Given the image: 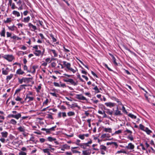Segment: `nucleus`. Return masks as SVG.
I'll list each match as a JSON object with an SVG mask.
<instances>
[{
  "instance_id": "f257e3e1",
  "label": "nucleus",
  "mask_w": 155,
  "mask_h": 155,
  "mask_svg": "<svg viewBox=\"0 0 155 155\" xmlns=\"http://www.w3.org/2000/svg\"><path fill=\"white\" fill-rule=\"evenodd\" d=\"M33 95V92L31 91H28L26 94L25 100L27 101L28 102L33 101L34 99Z\"/></svg>"
},
{
  "instance_id": "f03ea898",
  "label": "nucleus",
  "mask_w": 155,
  "mask_h": 155,
  "mask_svg": "<svg viewBox=\"0 0 155 155\" xmlns=\"http://www.w3.org/2000/svg\"><path fill=\"white\" fill-rule=\"evenodd\" d=\"M32 78L23 77L21 79L18 78V82L20 84H22L23 83H28L30 81V80L32 79Z\"/></svg>"
},
{
  "instance_id": "7ed1b4c3",
  "label": "nucleus",
  "mask_w": 155,
  "mask_h": 155,
  "mask_svg": "<svg viewBox=\"0 0 155 155\" xmlns=\"http://www.w3.org/2000/svg\"><path fill=\"white\" fill-rule=\"evenodd\" d=\"M36 68L35 66H33L31 67V69H33V71H32L31 70H29L28 69V68L27 66L25 65L23 66V69L24 71H27L28 72L31 73L33 74H34L36 71Z\"/></svg>"
},
{
  "instance_id": "20e7f679",
  "label": "nucleus",
  "mask_w": 155,
  "mask_h": 155,
  "mask_svg": "<svg viewBox=\"0 0 155 155\" xmlns=\"http://www.w3.org/2000/svg\"><path fill=\"white\" fill-rule=\"evenodd\" d=\"M64 81L66 82L70 83L71 85L74 86H76L78 84V82L77 81H75L71 78H66L64 79Z\"/></svg>"
},
{
  "instance_id": "39448f33",
  "label": "nucleus",
  "mask_w": 155,
  "mask_h": 155,
  "mask_svg": "<svg viewBox=\"0 0 155 155\" xmlns=\"http://www.w3.org/2000/svg\"><path fill=\"white\" fill-rule=\"evenodd\" d=\"M2 57L9 62H11L14 59L12 55L6 54L2 56Z\"/></svg>"
},
{
  "instance_id": "423d86ee",
  "label": "nucleus",
  "mask_w": 155,
  "mask_h": 155,
  "mask_svg": "<svg viewBox=\"0 0 155 155\" xmlns=\"http://www.w3.org/2000/svg\"><path fill=\"white\" fill-rule=\"evenodd\" d=\"M17 4L19 6L18 8V9L19 10H21L23 9V5H25V4L23 2L22 3V2L21 0H19L18 2H16Z\"/></svg>"
},
{
  "instance_id": "0eeeda50",
  "label": "nucleus",
  "mask_w": 155,
  "mask_h": 155,
  "mask_svg": "<svg viewBox=\"0 0 155 155\" xmlns=\"http://www.w3.org/2000/svg\"><path fill=\"white\" fill-rule=\"evenodd\" d=\"M43 51H41L40 50H39L38 51H34V54L35 55L37 56H39L40 55H41L42 56H43L45 52V49L44 48H43L42 49Z\"/></svg>"
},
{
  "instance_id": "6e6552de",
  "label": "nucleus",
  "mask_w": 155,
  "mask_h": 155,
  "mask_svg": "<svg viewBox=\"0 0 155 155\" xmlns=\"http://www.w3.org/2000/svg\"><path fill=\"white\" fill-rule=\"evenodd\" d=\"M62 63H63V64H60L61 66V68H63L64 67H63V65H64V67L66 68V70L71 66V64L70 63L68 62L64 61H63Z\"/></svg>"
},
{
  "instance_id": "1a4fd4ad",
  "label": "nucleus",
  "mask_w": 155,
  "mask_h": 155,
  "mask_svg": "<svg viewBox=\"0 0 155 155\" xmlns=\"http://www.w3.org/2000/svg\"><path fill=\"white\" fill-rule=\"evenodd\" d=\"M100 152L102 154H104L105 152L107 150V148L106 147L103 145H101L100 146Z\"/></svg>"
},
{
  "instance_id": "9d476101",
  "label": "nucleus",
  "mask_w": 155,
  "mask_h": 155,
  "mask_svg": "<svg viewBox=\"0 0 155 155\" xmlns=\"http://www.w3.org/2000/svg\"><path fill=\"white\" fill-rule=\"evenodd\" d=\"M8 117L14 118L17 120H18L21 117V114L20 113H18L15 115L11 114L8 115Z\"/></svg>"
},
{
  "instance_id": "9b49d317",
  "label": "nucleus",
  "mask_w": 155,
  "mask_h": 155,
  "mask_svg": "<svg viewBox=\"0 0 155 155\" xmlns=\"http://www.w3.org/2000/svg\"><path fill=\"white\" fill-rule=\"evenodd\" d=\"M134 145L131 143H129L127 146L126 147V148L127 149L131 150V151H134Z\"/></svg>"
},
{
  "instance_id": "f8f14e48",
  "label": "nucleus",
  "mask_w": 155,
  "mask_h": 155,
  "mask_svg": "<svg viewBox=\"0 0 155 155\" xmlns=\"http://www.w3.org/2000/svg\"><path fill=\"white\" fill-rule=\"evenodd\" d=\"M27 85L26 84H22L17 89L15 92L14 94V95L15 94L19 92H20L21 90H22L23 88H25V87H26Z\"/></svg>"
},
{
  "instance_id": "ddd939ff",
  "label": "nucleus",
  "mask_w": 155,
  "mask_h": 155,
  "mask_svg": "<svg viewBox=\"0 0 155 155\" xmlns=\"http://www.w3.org/2000/svg\"><path fill=\"white\" fill-rule=\"evenodd\" d=\"M48 52L51 54H53V57H56L58 56V53L55 50L49 49Z\"/></svg>"
},
{
  "instance_id": "4468645a",
  "label": "nucleus",
  "mask_w": 155,
  "mask_h": 155,
  "mask_svg": "<svg viewBox=\"0 0 155 155\" xmlns=\"http://www.w3.org/2000/svg\"><path fill=\"white\" fill-rule=\"evenodd\" d=\"M75 97L77 99L81 100L84 101L87 100L86 98L83 96L81 94H76Z\"/></svg>"
},
{
  "instance_id": "2eb2a0df",
  "label": "nucleus",
  "mask_w": 155,
  "mask_h": 155,
  "mask_svg": "<svg viewBox=\"0 0 155 155\" xmlns=\"http://www.w3.org/2000/svg\"><path fill=\"white\" fill-rule=\"evenodd\" d=\"M28 26L31 31H34L37 29V27L33 25L31 23H29L28 24Z\"/></svg>"
},
{
  "instance_id": "dca6fc26",
  "label": "nucleus",
  "mask_w": 155,
  "mask_h": 155,
  "mask_svg": "<svg viewBox=\"0 0 155 155\" xmlns=\"http://www.w3.org/2000/svg\"><path fill=\"white\" fill-rule=\"evenodd\" d=\"M89 135L88 134H80L78 136V137L81 140H83L85 139V137H88Z\"/></svg>"
},
{
  "instance_id": "f3484780",
  "label": "nucleus",
  "mask_w": 155,
  "mask_h": 155,
  "mask_svg": "<svg viewBox=\"0 0 155 155\" xmlns=\"http://www.w3.org/2000/svg\"><path fill=\"white\" fill-rule=\"evenodd\" d=\"M9 71V69L8 67H7L5 69H4V68L2 69V74L3 75H7Z\"/></svg>"
},
{
  "instance_id": "a211bd4d",
  "label": "nucleus",
  "mask_w": 155,
  "mask_h": 155,
  "mask_svg": "<svg viewBox=\"0 0 155 155\" xmlns=\"http://www.w3.org/2000/svg\"><path fill=\"white\" fill-rule=\"evenodd\" d=\"M105 105L107 107L111 108L114 107L115 105V104L111 102H106L105 103Z\"/></svg>"
},
{
  "instance_id": "6ab92c4d",
  "label": "nucleus",
  "mask_w": 155,
  "mask_h": 155,
  "mask_svg": "<svg viewBox=\"0 0 155 155\" xmlns=\"http://www.w3.org/2000/svg\"><path fill=\"white\" fill-rule=\"evenodd\" d=\"M78 70L77 69H74L73 68H72L71 66L68 69L66 70V71H68L70 72H71L73 74H74L76 73L77 71Z\"/></svg>"
},
{
  "instance_id": "aec40b11",
  "label": "nucleus",
  "mask_w": 155,
  "mask_h": 155,
  "mask_svg": "<svg viewBox=\"0 0 155 155\" xmlns=\"http://www.w3.org/2000/svg\"><path fill=\"white\" fill-rule=\"evenodd\" d=\"M117 109L115 111L114 114L115 115H121L122 114L121 112L119 110L118 106H117Z\"/></svg>"
},
{
  "instance_id": "412c9836",
  "label": "nucleus",
  "mask_w": 155,
  "mask_h": 155,
  "mask_svg": "<svg viewBox=\"0 0 155 155\" xmlns=\"http://www.w3.org/2000/svg\"><path fill=\"white\" fill-rule=\"evenodd\" d=\"M17 74L22 75L24 74H25V72L22 71L21 68H20L18 69L16 72Z\"/></svg>"
},
{
  "instance_id": "4be33fe9",
  "label": "nucleus",
  "mask_w": 155,
  "mask_h": 155,
  "mask_svg": "<svg viewBox=\"0 0 155 155\" xmlns=\"http://www.w3.org/2000/svg\"><path fill=\"white\" fill-rule=\"evenodd\" d=\"M30 17L28 16L22 19L21 21L22 22L24 23H28L30 21Z\"/></svg>"
},
{
  "instance_id": "5701e85b",
  "label": "nucleus",
  "mask_w": 155,
  "mask_h": 155,
  "mask_svg": "<svg viewBox=\"0 0 155 155\" xmlns=\"http://www.w3.org/2000/svg\"><path fill=\"white\" fill-rule=\"evenodd\" d=\"M2 137L6 138L7 137L8 133L6 131H4L1 133Z\"/></svg>"
},
{
  "instance_id": "b1692460",
  "label": "nucleus",
  "mask_w": 155,
  "mask_h": 155,
  "mask_svg": "<svg viewBox=\"0 0 155 155\" xmlns=\"http://www.w3.org/2000/svg\"><path fill=\"white\" fill-rule=\"evenodd\" d=\"M17 130L21 132H24L25 131V127L23 126H20L17 128Z\"/></svg>"
},
{
  "instance_id": "393cba45",
  "label": "nucleus",
  "mask_w": 155,
  "mask_h": 155,
  "mask_svg": "<svg viewBox=\"0 0 155 155\" xmlns=\"http://www.w3.org/2000/svg\"><path fill=\"white\" fill-rule=\"evenodd\" d=\"M12 14L17 17H19L20 16V13L18 12L15 10H14L12 12Z\"/></svg>"
},
{
  "instance_id": "a878e982",
  "label": "nucleus",
  "mask_w": 155,
  "mask_h": 155,
  "mask_svg": "<svg viewBox=\"0 0 155 155\" xmlns=\"http://www.w3.org/2000/svg\"><path fill=\"white\" fill-rule=\"evenodd\" d=\"M11 38L13 40L15 41L21 39V38L18 37L17 36L14 34L11 37Z\"/></svg>"
},
{
  "instance_id": "bb28decb",
  "label": "nucleus",
  "mask_w": 155,
  "mask_h": 155,
  "mask_svg": "<svg viewBox=\"0 0 155 155\" xmlns=\"http://www.w3.org/2000/svg\"><path fill=\"white\" fill-rule=\"evenodd\" d=\"M91 151L86 150L82 151V154L83 155H89L91 154Z\"/></svg>"
},
{
  "instance_id": "cd10ccee",
  "label": "nucleus",
  "mask_w": 155,
  "mask_h": 155,
  "mask_svg": "<svg viewBox=\"0 0 155 155\" xmlns=\"http://www.w3.org/2000/svg\"><path fill=\"white\" fill-rule=\"evenodd\" d=\"M112 130L110 128H104L103 129V131L105 132L111 133Z\"/></svg>"
},
{
  "instance_id": "c85d7f7f",
  "label": "nucleus",
  "mask_w": 155,
  "mask_h": 155,
  "mask_svg": "<svg viewBox=\"0 0 155 155\" xmlns=\"http://www.w3.org/2000/svg\"><path fill=\"white\" fill-rule=\"evenodd\" d=\"M40 45H35L32 47V50H34V51L39 50L38 47H40Z\"/></svg>"
},
{
  "instance_id": "c756f323",
  "label": "nucleus",
  "mask_w": 155,
  "mask_h": 155,
  "mask_svg": "<svg viewBox=\"0 0 155 155\" xmlns=\"http://www.w3.org/2000/svg\"><path fill=\"white\" fill-rule=\"evenodd\" d=\"M109 54L112 57V59L113 60V63L116 65H117V64L116 62V59L114 57V55H112V54L109 53Z\"/></svg>"
},
{
  "instance_id": "7c9ffc66",
  "label": "nucleus",
  "mask_w": 155,
  "mask_h": 155,
  "mask_svg": "<svg viewBox=\"0 0 155 155\" xmlns=\"http://www.w3.org/2000/svg\"><path fill=\"white\" fill-rule=\"evenodd\" d=\"M5 30L4 28L2 30L1 32H0V35L1 36L5 37Z\"/></svg>"
},
{
  "instance_id": "2f4dec72",
  "label": "nucleus",
  "mask_w": 155,
  "mask_h": 155,
  "mask_svg": "<svg viewBox=\"0 0 155 155\" xmlns=\"http://www.w3.org/2000/svg\"><path fill=\"white\" fill-rule=\"evenodd\" d=\"M41 84H39V85L37 87H35V89L36 91V92L38 93L40 92V90L41 89Z\"/></svg>"
},
{
  "instance_id": "473e14b6",
  "label": "nucleus",
  "mask_w": 155,
  "mask_h": 155,
  "mask_svg": "<svg viewBox=\"0 0 155 155\" xmlns=\"http://www.w3.org/2000/svg\"><path fill=\"white\" fill-rule=\"evenodd\" d=\"M144 131H145L148 135L150 134L152 132V131L149 130L147 127H146V128H145V130Z\"/></svg>"
},
{
  "instance_id": "72a5a7b5",
  "label": "nucleus",
  "mask_w": 155,
  "mask_h": 155,
  "mask_svg": "<svg viewBox=\"0 0 155 155\" xmlns=\"http://www.w3.org/2000/svg\"><path fill=\"white\" fill-rule=\"evenodd\" d=\"M122 106V107L121 109V110H122V112L126 114H128V112L127 111V110H126L124 106V105H123Z\"/></svg>"
},
{
  "instance_id": "f704fd0d",
  "label": "nucleus",
  "mask_w": 155,
  "mask_h": 155,
  "mask_svg": "<svg viewBox=\"0 0 155 155\" xmlns=\"http://www.w3.org/2000/svg\"><path fill=\"white\" fill-rule=\"evenodd\" d=\"M67 114L69 117H71L74 116L75 113L73 111H70L67 113Z\"/></svg>"
},
{
  "instance_id": "c9c22d12",
  "label": "nucleus",
  "mask_w": 155,
  "mask_h": 155,
  "mask_svg": "<svg viewBox=\"0 0 155 155\" xmlns=\"http://www.w3.org/2000/svg\"><path fill=\"white\" fill-rule=\"evenodd\" d=\"M13 76V74H11L10 75H8L6 77V80L7 81H8L12 78Z\"/></svg>"
},
{
  "instance_id": "e433bc0d",
  "label": "nucleus",
  "mask_w": 155,
  "mask_h": 155,
  "mask_svg": "<svg viewBox=\"0 0 155 155\" xmlns=\"http://www.w3.org/2000/svg\"><path fill=\"white\" fill-rule=\"evenodd\" d=\"M77 147H72V151L74 153H80L81 152L79 151H78L76 150H73L75 149H76L77 148Z\"/></svg>"
},
{
  "instance_id": "4c0bfd02",
  "label": "nucleus",
  "mask_w": 155,
  "mask_h": 155,
  "mask_svg": "<svg viewBox=\"0 0 155 155\" xmlns=\"http://www.w3.org/2000/svg\"><path fill=\"white\" fill-rule=\"evenodd\" d=\"M10 123L13 125H15L17 124V122L15 120L12 119L10 120Z\"/></svg>"
},
{
  "instance_id": "58836bf2",
  "label": "nucleus",
  "mask_w": 155,
  "mask_h": 155,
  "mask_svg": "<svg viewBox=\"0 0 155 155\" xmlns=\"http://www.w3.org/2000/svg\"><path fill=\"white\" fill-rule=\"evenodd\" d=\"M127 139L130 140L131 141H133L134 139L133 137L132 134H130L129 135H128L127 137Z\"/></svg>"
},
{
  "instance_id": "ea45409f",
  "label": "nucleus",
  "mask_w": 155,
  "mask_h": 155,
  "mask_svg": "<svg viewBox=\"0 0 155 155\" xmlns=\"http://www.w3.org/2000/svg\"><path fill=\"white\" fill-rule=\"evenodd\" d=\"M128 116L131 117V118L134 119H136L137 118L136 116L134 115L131 114L130 113L128 114Z\"/></svg>"
},
{
  "instance_id": "a19ab883",
  "label": "nucleus",
  "mask_w": 155,
  "mask_h": 155,
  "mask_svg": "<svg viewBox=\"0 0 155 155\" xmlns=\"http://www.w3.org/2000/svg\"><path fill=\"white\" fill-rule=\"evenodd\" d=\"M47 139L50 142H52L56 140V139L55 138H53L51 137H48Z\"/></svg>"
},
{
  "instance_id": "79ce46f5",
  "label": "nucleus",
  "mask_w": 155,
  "mask_h": 155,
  "mask_svg": "<svg viewBox=\"0 0 155 155\" xmlns=\"http://www.w3.org/2000/svg\"><path fill=\"white\" fill-rule=\"evenodd\" d=\"M50 36L53 42H55L56 41L57 39L55 38H54L53 35L52 34H51L50 35Z\"/></svg>"
},
{
  "instance_id": "37998d69",
  "label": "nucleus",
  "mask_w": 155,
  "mask_h": 155,
  "mask_svg": "<svg viewBox=\"0 0 155 155\" xmlns=\"http://www.w3.org/2000/svg\"><path fill=\"white\" fill-rule=\"evenodd\" d=\"M122 132V130H118L116 131L114 133L112 134V135L115 134H121Z\"/></svg>"
},
{
  "instance_id": "c03bdc74",
  "label": "nucleus",
  "mask_w": 155,
  "mask_h": 155,
  "mask_svg": "<svg viewBox=\"0 0 155 155\" xmlns=\"http://www.w3.org/2000/svg\"><path fill=\"white\" fill-rule=\"evenodd\" d=\"M95 99V97H94L91 99V100L92 101L93 103L95 104H97L98 103L99 101Z\"/></svg>"
},
{
  "instance_id": "a18cd8bd",
  "label": "nucleus",
  "mask_w": 155,
  "mask_h": 155,
  "mask_svg": "<svg viewBox=\"0 0 155 155\" xmlns=\"http://www.w3.org/2000/svg\"><path fill=\"white\" fill-rule=\"evenodd\" d=\"M28 12L27 10L24 11L23 13L21 12V18H22L23 17V14L24 16H26L28 15Z\"/></svg>"
},
{
  "instance_id": "49530a36",
  "label": "nucleus",
  "mask_w": 155,
  "mask_h": 155,
  "mask_svg": "<svg viewBox=\"0 0 155 155\" xmlns=\"http://www.w3.org/2000/svg\"><path fill=\"white\" fill-rule=\"evenodd\" d=\"M110 136H109V134H103L101 136V137L102 138H105V137H109Z\"/></svg>"
},
{
  "instance_id": "de8ad7c7",
  "label": "nucleus",
  "mask_w": 155,
  "mask_h": 155,
  "mask_svg": "<svg viewBox=\"0 0 155 155\" xmlns=\"http://www.w3.org/2000/svg\"><path fill=\"white\" fill-rule=\"evenodd\" d=\"M93 89L95 91V92L96 93H98L100 92L97 86H95V87H94Z\"/></svg>"
},
{
  "instance_id": "09e8293b",
  "label": "nucleus",
  "mask_w": 155,
  "mask_h": 155,
  "mask_svg": "<svg viewBox=\"0 0 155 155\" xmlns=\"http://www.w3.org/2000/svg\"><path fill=\"white\" fill-rule=\"evenodd\" d=\"M8 28L9 30L12 31H14L15 30V26L13 25L12 26H8Z\"/></svg>"
},
{
  "instance_id": "8fccbe9b",
  "label": "nucleus",
  "mask_w": 155,
  "mask_h": 155,
  "mask_svg": "<svg viewBox=\"0 0 155 155\" xmlns=\"http://www.w3.org/2000/svg\"><path fill=\"white\" fill-rule=\"evenodd\" d=\"M9 6L11 7V8L12 9H14L16 8H18L17 7L15 6V4L14 3H13Z\"/></svg>"
},
{
  "instance_id": "3c124183",
  "label": "nucleus",
  "mask_w": 155,
  "mask_h": 155,
  "mask_svg": "<svg viewBox=\"0 0 155 155\" xmlns=\"http://www.w3.org/2000/svg\"><path fill=\"white\" fill-rule=\"evenodd\" d=\"M123 153L126 154L127 153V152H126V151L122 149L118 151L117 152L116 154L120 153Z\"/></svg>"
},
{
  "instance_id": "603ef678",
  "label": "nucleus",
  "mask_w": 155,
  "mask_h": 155,
  "mask_svg": "<svg viewBox=\"0 0 155 155\" xmlns=\"http://www.w3.org/2000/svg\"><path fill=\"white\" fill-rule=\"evenodd\" d=\"M106 112L108 114L111 115L112 114V111H110V109H107L106 110Z\"/></svg>"
},
{
  "instance_id": "864d4df0",
  "label": "nucleus",
  "mask_w": 155,
  "mask_h": 155,
  "mask_svg": "<svg viewBox=\"0 0 155 155\" xmlns=\"http://www.w3.org/2000/svg\"><path fill=\"white\" fill-rule=\"evenodd\" d=\"M139 127L140 129L143 131H144L145 130V128H146V127H145L142 124H140L139 125Z\"/></svg>"
},
{
  "instance_id": "5fc2aeb1",
  "label": "nucleus",
  "mask_w": 155,
  "mask_h": 155,
  "mask_svg": "<svg viewBox=\"0 0 155 155\" xmlns=\"http://www.w3.org/2000/svg\"><path fill=\"white\" fill-rule=\"evenodd\" d=\"M48 102V99H46V100L43 102V106L47 105Z\"/></svg>"
},
{
  "instance_id": "6e6d98bb",
  "label": "nucleus",
  "mask_w": 155,
  "mask_h": 155,
  "mask_svg": "<svg viewBox=\"0 0 155 155\" xmlns=\"http://www.w3.org/2000/svg\"><path fill=\"white\" fill-rule=\"evenodd\" d=\"M60 87H62L63 88H65L66 87V86L65 84L62 83L61 82H60Z\"/></svg>"
},
{
  "instance_id": "4d7b16f0",
  "label": "nucleus",
  "mask_w": 155,
  "mask_h": 155,
  "mask_svg": "<svg viewBox=\"0 0 155 155\" xmlns=\"http://www.w3.org/2000/svg\"><path fill=\"white\" fill-rule=\"evenodd\" d=\"M62 147L65 149H69L70 148V146L67 144H65L62 146Z\"/></svg>"
},
{
  "instance_id": "13d9d810",
  "label": "nucleus",
  "mask_w": 155,
  "mask_h": 155,
  "mask_svg": "<svg viewBox=\"0 0 155 155\" xmlns=\"http://www.w3.org/2000/svg\"><path fill=\"white\" fill-rule=\"evenodd\" d=\"M103 65L104 66V67L106 68H107L108 70L110 71H112V70L110 69V68L108 66V65L107 64H106L105 63H103Z\"/></svg>"
},
{
  "instance_id": "bf43d9fd",
  "label": "nucleus",
  "mask_w": 155,
  "mask_h": 155,
  "mask_svg": "<svg viewBox=\"0 0 155 155\" xmlns=\"http://www.w3.org/2000/svg\"><path fill=\"white\" fill-rule=\"evenodd\" d=\"M79 146L84 149H86V145L84 143H81Z\"/></svg>"
},
{
  "instance_id": "052dcab7",
  "label": "nucleus",
  "mask_w": 155,
  "mask_h": 155,
  "mask_svg": "<svg viewBox=\"0 0 155 155\" xmlns=\"http://www.w3.org/2000/svg\"><path fill=\"white\" fill-rule=\"evenodd\" d=\"M6 35L7 38L10 37L11 38V37L12 36V34L11 33L9 32H6Z\"/></svg>"
},
{
  "instance_id": "680f3d73",
  "label": "nucleus",
  "mask_w": 155,
  "mask_h": 155,
  "mask_svg": "<svg viewBox=\"0 0 155 155\" xmlns=\"http://www.w3.org/2000/svg\"><path fill=\"white\" fill-rule=\"evenodd\" d=\"M56 127V126L53 127H52L49 128V130L51 132L52 131H54L55 130V129Z\"/></svg>"
},
{
  "instance_id": "e2e57ef3",
  "label": "nucleus",
  "mask_w": 155,
  "mask_h": 155,
  "mask_svg": "<svg viewBox=\"0 0 155 155\" xmlns=\"http://www.w3.org/2000/svg\"><path fill=\"white\" fill-rule=\"evenodd\" d=\"M39 36L41 38V39L42 40H43L44 39H45V37L43 35L42 33H39Z\"/></svg>"
},
{
  "instance_id": "0e129e2a",
  "label": "nucleus",
  "mask_w": 155,
  "mask_h": 155,
  "mask_svg": "<svg viewBox=\"0 0 155 155\" xmlns=\"http://www.w3.org/2000/svg\"><path fill=\"white\" fill-rule=\"evenodd\" d=\"M45 62L47 63H50L51 61L50 58H47L45 59Z\"/></svg>"
},
{
  "instance_id": "69168bd1",
  "label": "nucleus",
  "mask_w": 155,
  "mask_h": 155,
  "mask_svg": "<svg viewBox=\"0 0 155 155\" xmlns=\"http://www.w3.org/2000/svg\"><path fill=\"white\" fill-rule=\"evenodd\" d=\"M43 151L44 153H47L49 151V149L48 148L43 149Z\"/></svg>"
},
{
  "instance_id": "338daca9",
  "label": "nucleus",
  "mask_w": 155,
  "mask_h": 155,
  "mask_svg": "<svg viewBox=\"0 0 155 155\" xmlns=\"http://www.w3.org/2000/svg\"><path fill=\"white\" fill-rule=\"evenodd\" d=\"M11 18H7L6 20L5 21V23H8L10 22L11 21Z\"/></svg>"
},
{
  "instance_id": "774afa93",
  "label": "nucleus",
  "mask_w": 155,
  "mask_h": 155,
  "mask_svg": "<svg viewBox=\"0 0 155 155\" xmlns=\"http://www.w3.org/2000/svg\"><path fill=\"white\" fill-rule=\"evenodd\" d=\"M19 155H27L26 153L23 152V151H21L19 153H18Z\"/></svg>"
}]
</instances>
